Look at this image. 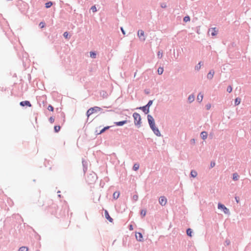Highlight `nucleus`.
Instances as JSON below:
<instances>
[{"label":"nucleus","instance_id":"a18cd8bd","mask_svg":"<svg viewBox=\"0 0 251 251\" xmlns=\"http://www.w3.org/2000/svg\"><path fill=\"white\" fill-rule=\"evenodd\" d=\"M121 31H122V33L125 35V31H124V30L123 28V27H121Z\"/></svg>","mask_w":251,"mask_h":251},{"label":"nucleus","instance_id":"f8f14e48","mask_svg":"<svg viewBox=\"0 0 251 251\" xmlns=\"http://www.w3.org/2000/svg\"><path fill=\"white\" fill-rule=\"evenodd\" d=\"M104 214H105V218L111 223H112L113 222V219L112 218L110 217V216H109V213L108 212V211L105 210L104 211Z\"/></svg>","mask_w":251,"mask_h":251},{"label":"nucleus","instance_id":"72a5a7b5","mask_svg":"<svg viewBox=\"0 0 251 251\" xmlns=\"http://www.w3.org/2000/svg\"><path fill=\"white\" fill-rule=\"evenodd\" d=\"M91 9L92 10L93 12H95L97 11V8L95 6H92Z\"/></svg>","mask_w":251,"mask_h":251},{"label":"nucleus","instance_id":"6ab92c4d","mask_svg":"<svg viewBox=\"0 0 251 251\" xmlns=\"http://www.w3.org/2000/svg\"><path fill=\"white\" fill-rule=\"evenodd\" d=\"M28 249L27 247L23 246V247H21L19 249V251H28Z\"/></svg>","mask_w":251,"mask_h":251},{"label":"nucleus","instance_id":"aec40b11","mask_svg":"<svg viewBox=\"0 0 251 251\" xmlns=\"http://www.w3.org/2000/svg\"><path fill=\"white\" fill-rule=\"evenodd\" d=\"M139 164H137V163H136L134 165L133 167V169L134 170V171H137L139 169Z\"/></svg>","mask_w":251,"mask_h":251},{"label":"nucleus","instance_id":"f3484780","mask_svg":"<svg viewBox=\"0 0 251 251\" xmlns=\"http://www.w3.org/2000/svg\"><path fill=\"white\" fill-rule=\"evenodd\" d=\"M188 101L190 102H193L195 100V96L194 95H190L188 98Z\"/></svg>","mask_w":251,"mask_h":251},{"label":"nucleus","instance_id":"5701e85b","mask_svg":"<svg viewBox=\"0 0 251 251\" xmlns=\"http://www.w3.org/2000/svg\"><path fill=\"white\" fill-rule=\"evenodd\" d=\"M186 233H187V234L190 236V237H191L192 236V231L191 230V229L190 228H188L187 229V231H186Z\"/></svg>","mask_w":251,"mask_h":251},{"label":"nucleus","instance_id":"2eb2a0df","mask_svg":"<svg viewBox=\"0 0 251 251\" xmlns=\"http://www.w3.org/2000/svg\"><path fill=\"white\" fill-rule=\"evenodd\" d=\"M126 123V121H123L121 122H115V124L117 126H122Z\"/></svg>","mask_w":251,"mask_h":251},{"label":"nucleus","instance_id":"2f4dec72","mask_svg":"<svg viewBox=\"0 0 251 251\" xmlns=\"http://www.w3.org/2000/svg\"><path fill=\"white\" fill-rule=\"evenodd\" d=\"M226 90L228 93H231L232 90V88L231 86H228Z\"/></svg>","mask_w":251,"mask_h":251},{"label":"nucleus","instance_id":"58836bf2","mask_svg":"<svg viewBox=\"0 0 251 251\" xmlns=\"http://www.w3.org/2000/svg\"><path fill=\"white\" fill-rule=\"evenodd\" d=\"M152 103V100H150L148 102V103L147 104V105H146V106H151Z\"/></svg>","mask_w":251,"mask_h":251},{"label":"nucleus","instance_id":"cd10ccee","mask_svg":"<svg viewBox=\"0 0 251 251\" xmlns=\"http://www.w3.org/2000/svg\"><path fill=\"white\" fill-rule=\"evenodd\" d=\"M90 57L93 58H95L96 57V54L92 51L90 52Z\"/></svg>","mask_w":251,"mask_h":251},{"label":"nucleus","instance_id":"39448f33","mask_svg":"<svg viewBox=\"0 0 251 251\" xmlns=\"http://www.w3.org/2000/svg\"><path fill=\"white\" fill-rule=\"evenodd\" d=\"M148 120L150 127L153 126L155 125L154 119L151 115H149L148 116Z\"/></svg>","mask_w":251,"mask_h":251},{"label":"nucleus","instance_id":"dca6fc26","mask_svg":"<svg viewBox=\"0 0 251 251\" xmlns=\"http://www.w3.org/2000/svg\"><path fill=\"white\" fill-rule=\"evenodd\" d=\"M203 99V95L201 93L199 94V95L197 96V100L198 101L201 102Z\"/></svg>","mask_w":251,"mask_h":251},{"label":"nucleus","instance_id":"c9c22d12","mask_svg":"<svg viewBox=\"0 0 251 251\" xmlns=\"http://www.w3.org/2000/svg\"><path fill=\"white\" fill-rule=\"evenodd\" d=\"M49 121L51 123H53L54 121V119L52 117H51L49 119Z\"/></svg>","mask_w":251,"mask_h":251},{"label":"nucleus","instance_id":"c03bdc74","mask_svg":"<svg viewBox=\"0 0 251 251\" xmlns=\"http://www.w3.org/2000/svg\"><path fill=\"white\" fill-rule=\"evenodd\" d=\"M105 131V129L103 128L100 130V131L99 133V134H101V133H103V132H104Z\"/></svg>","mask_w":251,"mask_h":251},{"label":"nucleus","instance_id":"7c9ffc66","mask_svg":"<svg viewBox=\"0 0 251 251\" xmlns=\"http://www.w3.org/2000/svg\"><path fill=\"white\" fill-rule=\"evenodd\" d=\"M157 56L159 58H162L163 56V53L161 51H159L157 53Z\"/></svg>","mask_w":251,"mask_h":251},{"label":"nucleus","instance_id":"20e7f679","mask_svg":"<svg viewBox=\"0 0 251 251\" xmlns=\"http://www.w3.org/2000/svg\"><path fill=\"white\" fill-rule=\"evenodd\" d=\"M137 35L141 41H145L146 38L145 37V33L143 30H139L138 31Z\"/></svg>","mask_w":251,"mask_h":251},{"label":"nucleus","instance_id":"37998d69","mask_svg":"<svg viewBox=\"0 0 251 251\" xmlns=\"http://www.w3.org/2000/svg\"><path fill=\"white\" fill-rule=\"evenodd\" d=\"M206 107L207 109H208H208H209L210 108V107H211V105H210V104H207V105H206Z\"/></svg>","mask_w":251,"mask_h":251},{"label":"nucleus","instance_id":"393cba45","mask_svg":"<svg viewBox=\"0 0 251 251\" xmlns=\"http://www.w3.org/2000/svg\"><path fill=\"white\" fill-rule=\"evenodd\" d=\"M60 126H55L54 127V129L55 132H58L60 129Z\"/></svg>","mask_w":251,"mask_h":251},{"label":"nucleus","instance_id":"bb28decb","mask_svg":"<svg viewBox=\"0 0 251 251\" xmlns=\"http://www.w3.org/2000/svg\"><path fill=\"white\" fill-rule=\"evenodd\" d=\"M52 5V3L51 1L47 2L45 4V6L47 8H50Z\"/></svg>","mask_w":251,"mask_h":251},{"label":"nucleus","instance_id":"09e8293b","mask_svg":"<svg viewBox=\"0 0 251 251\" xmlns=\"http://www.w3.org/2000/svg\"><path fill=\"white\" fill-rule=\"evenodd\" d=\"M109 127H110V126H107L104 127L103 128L105 129V130H106V129H108Z\"/></svg>","mask_w":251,"mask_h":251},{"label":"nucleus","instance_id":"9b49d317","mask_svg":"<svg viewBox=\"0 0 251 251\" xmlns=\"http://www.w3.org/2000/svg\"><path fill=\"white\" fill-rule=\"evenodd\" d=\"M20 105L22 106H28L29 107H31V105L30 103V102L29 101H27V100H25V101H21L20 102Z\"/></svg>","mask_w":251,"mask_h":251},{"label":"nucleus","instance_id":"ddd939ff","mask_svg":"<svg viewBox=\"0 0 251 251\" xmlns=\"http://www.w3.org/2000/svg\"><path fill=\"white\" fill-rule=\"evenodd\" d=\"M201 136L202 139L205 140L207 138V133L205 131H202L201 134Z\"/></svg>","mask_w":251,"mask_h":251},{"label":"nucleus","instance_id":"6e6552de","mask_svg":"<svg viewBox=\"0 0 251 251\" xmlns=\"http://www.w3.org/2000/svg\"><path fill=\"white\" fill-rule=\"evenodd\" d=\"M167 201V199L164 196H162L159 198V202L162 205H165L166 204Z\"/></svg>","mask_w":251,"mask_h":251},{"label":"nucleus","instance_id":"473e14b6","mask_svg":"<svg viewBox=\"0 0 251 251\" xmlns=\"http://www.w3.org/2000/svg\"><path fill=\"white\" fill-rule=\"evenodd\" d=\"M48 109L50 111H53L54 109L51 105H50L48 107Z\"/></svg>","mask_w":251,"mask_h":251},{"label":"nucleus","instance_id":"7ed1b4c3","mask_svg":"<svg viewBox=\"0 0 251 251\" xmlns=\"http://www.w3.org/2000/svg\"><path fill=\"white\" fill-rule=\"evenodd\" d=\"M96 175L95 174H90L87 176V181L89 183H92L96 180Z\"/></svg>","mask_w":251,"mask_h":251},{"label":"nucleus","instance_id":"423d86ee","mask_svg":"<svg viewBox=\"0 0 251 251\" xmlns=\"http://www.w3.org/2000/svg\"><path fill=\"white\" fill-rule=\"evenodd\" d=\"M151 128L153 130L154 133L157 136H160L161 135L160 132L158 128L155 126V125L153 126H151Z\"/></svg>","mask_w":251,"mask_h":251},{"label":"nucleus","instance_id":"f704fd0d","mask_svg":"<svg viewBox=\"0 0 251 251\" xmlns=\"http://www.w3.org/2000/svg\"><path fill=\"white\" fill-rule=\"evenodd\" d=\"M45 24L44 22H41L39 24V26L41 27V28H43L45 27Z\"/></svg>","mask_w":251,"mask_h":251},{"label":"nucleus","instance_id":"0eeeda50","mask_svg":"<svg viewBox=\"0 0 251 251\" xmlns=\"http://www.w3.org/2000/svg\"><path fill=\"white\" fill-rule=\"evenodd\" d=\"M218 208L223 209L224 213L226 214L229 213L228 209L224 205L221 203L218 204Z\"/></svg>","mask_w":251,"mask_h":251},{"label":"nucleus","instance_id":"9d476101","mask_svg":"<svg viewBox=\"0 0 251 251\" xmlns=\"http://www.w3.org/2000/svg\"><path fill=\"white\" fill-rule=\"evenodd\" d=\"M209 32H210L211 35L214 36L217 34L218 30H216L215 27L211 28L209 29Z\"/></svg>","mask_w":251,"mask_h":251},{"label":"nucleus","instance_id":"79ce46f5","mask_svg":"<svg viewBox=\"0 0 251 251\" xmlns=\"http://www.w3.org/2000/svg\"><path fill=\"white\" fill-rule=\"evenodd\" d=\"M201 68V66H199V65H197L196 67H195V69L197 70H199Z\"/></svg>","mask_w":251,"mask_h":251},{"label":"nucleus","instance_id":"3c124183","mask_svg":"<svg viewBox=\"0 0 251 251\" xmlns=\"http://www.w3.org/2000/svg\"><path fill=\"white\" fill-rule=\"evenodd\" d=\"M198 65L201 66V62H199V63L198 64Z\"/></svg>","mask_w":251,"mask_h":251},{"label":"nucleus","instance_id":"8fccbe9b","mask_svg":"<svg viewBox=\"0 0 251 251\" xmlns=\"http://www.w3.org/2000/svg\"><path fill=\"white\" fill-rule=\"evenodd\" d=\"M235 199H236L237 202H239V200L237 198H235Z\"/></svg>","mask_w":251,"mask_h":251},{"label":"nucleus","instance_id":"c756f323","mask_svg":"<svg viewBox=\"0 0 251 251\" xmlns=\"http://www.w3.org/2000/svg\"><path fill=\"white\" fill-rule=\"evenodd\" d=\"M146 107H147L146 106H144V107H142V109L143 110V111L145 112L146 113H148L149 111V108L148 109H147Z\"/></svg>","mask_w":251,"mask_h":251},{"label":"nucleus","instance_id":"5fc2aeb1","mask_svg":"<svg viewBox=\"0 0 251 251\" xmlns=\"http://www.w3.org/2000/svg\"><path fill=\"white\" fill-rule=\"evenodd\" d=\"M133 198H135V199H136L137 198V196H136V197H135V196H133Z\"/></svg>","mask_w":251,"mask_h":251},{"label":"nucleus","instance_id":"4468645a","mask_svg":"<svg viewBox=\"0 0 251 251\" xmlns=\"http://www.w3.org/2000/svg\"><path fill=\"white\" fill-rule=\"evenodd\" d=\"M214 75V71L212 70L209 72V73L207 74V78L209 79H212Z\"/></svg>","mask_w":251,"mask_h":251},{"label":"nucleus","instance_id":"1a4fd4ad","mask_svg":"<svg viewBox=\"0 0 251 251\" xmlns=\"http://www.w3.org/2000/svg\"><path fill=\"white\" fill-rule=\"evenodd\" d=\"M135 237H136V239L138 241H139L140 242H142L143 241V235L141 233L136 232L135 233Z\"/></svg>","mask_w":251,"mask_h":251},{"label":"nucleus","instance_id":"de8ad7c7","mask_svg":"<svg viewBox=\"0 0 251 251\" xmlns=\"http://www.w3.org/2000/svg\"><path fill=\"white\" fill-rule=\"evenodd\" d=\"M129 229L130 230H132L133 229V226H132V225H130V226H129Z\"/></svg>","mask_w":251,"mask_h":251},{"label":"nucleus","instance_id":"e433bc0d","mask_svg":"<svg viewBox=\"0 0 251 251\" xmlns=\"http://www.w3.org/2000/svg\"><path fill=\"white\" fill-rule=\"evenodd\" d=\"M161 7L162 8H165L167 7V5L165 3H162L161 4Z\"/></svg>","mask_w":251,"mask_h":251},{"label":"nucleus","instance_id":"864d4df0","mask_svg":"<svg viewBox=\"0 0 251 251\" xmlns=\"http://www.w3.org/2000/svg\"><path fill=\"white\" fill-rule=\"evenodd\" d=\"M133 198H135V199H136L137 198V196H136V197H135V196H133Z\"/></svg>","mask_w":251,"mask_h":251},{"label":"nucleus","instance_id":"b1692460","mask_svg":"<svg viewBox=\"0 0 251 251\" xmlns=\"http://www.w3.org/2000/svg\"><path fill=\"white\" fill-rule=\"evenodd\" d=\"M164 71L163 68L162 67H159L158 69L157 72L159 75H161L163 74Z\"/></svg>","mask_w":251,"mask_h":251},{"label":"nucleus","instance_id":"a19ab883","mask_svg":"<svg viewBox=\"0 0 251 251\" xmlns=\"http://www.w3.org/2000/svg\"><path fill=\"white\" fill-rule=\"evenodd\" d=\"M146 214V212L145 211L142 210L141 212V214L143 216H145Z\"/></svg>","mask_w":251,"mask_h":251},{"label":"nucleus","instance_id":"f257e3e1","mask_svg":"<svg viewBox=\"0 0 251 251\" xmlns=\"http://www.w3.org/2000/svg\"><path fill=\"white\" fill-rule=\"evenodd\" d=\"M133 117L134 120V124L137 126H140L141 125V116L139 114L137 113H134L133 114Z\"/></svg>","mask_w":251,"mask_h":251},{"label":"nucleus","instance_id":"603ef678","mask_svg":"<svg viewBox=\"0 0 251 251\" xmlns=\"http://www.w3.org/2000/svg\"><path fill=\"white\" fill-rule=\"evenodd\" d=\"M136 74H137V73L135 72V74H134V77H135V76L136 75Z\"/></svg>","mask_w":251,"mask_h":251},{"label":"nucleus","instance_id":"412c9836","mask_svg":"<svg viewBox=\"0 0 251 251\" xmlns=\"http://www.w3.org/2000/svg\"><path fill=\"white\" fill-rule=\"evenodd\" d=\"M239 176L237 173H234L233 174V179L234 180H237L238 179Z\"/></svg>","mask_w":251,"mask_h":251},{"label":"nucleus","instance_id":"c85d7f7f","mask_svg":"<svg viewBox=\"0 0 251 251\" xmlns=\"http://www.w3.org/2000/svg\"><path fill=\"white\" fill-rule=\"evenodd\" d=\"M190 18L189 16H185L184 19H183V21L185 22H187L188 21H190Z\"/></svg>","mask_w":251,"mask_h":251},{"label":"nucleus","instance_id":"4be33fe9","mask_svg":"<svg viewBox=\"0 0 251 251\" xmlns=\"http://www.w3.org/2000/svg\"><path fill=\"white\" fill-rule=\"evenodd\" d=\"M241 99L240 98H236L235 100V105H238L240 103Z\"/></svg>","mask_w":251,"mask_h":251},{"label":"nucleus","instance_id":"ea45409f","mask_svg":"<svg viewBox=\"0 0 251 251\" xmlns=\"http://www.w3.org/2000/svg\"><path fill=\"white\" fill-rule=\"evenodd\" d=\"M215 163L214 162H211V164H210V166L211 168H213L215 166Z\"/></svg>","mask_w":251,"mask_h":251},{"label":"nucleus","instance_id":"49530a36","mask_svg":"<svg viewBox=\"0 0 251 251\" xmlns=\"http://www.w3.org/2000/svg\"><path fill=\"white\" fill-rule=\"evenodd\" d=\"M40 205H41V206L44 205V201H42L40 202Z\"/></svg>","mask_w":251,"mask_h":251},{"label":"nucleus","instance_id":"a878e982","mask_svg":"<svg viewBox=\"0 0 251 251\" xmlns=\"http://www.w3.org/2000/svg\"><path fill=\"white\" fill-rule=\"evenodd\" d=\"M191 176L193 177H195L197 176V173L195 171H192L191 172Z\"/></svg>","mask_w":251,"mask_h":251},{"label":"nucleus","instance_id":"a211bd4d","mask_svg":"<svg viewBox=\"0 0 251 251\" xmlns=\"http://www.w3.org/2000/svg\"><path fill=\"white\" fill-rule=\"evenodd\" d=\"M119 196H120V192H115L114 193V194L113 195V198L115 199H117L119 197Z\"/></svg>","mask_w":251,"mask_h":251},{"label":"nucleus","instance_id":"4c0bfd02","mask_svg":"<svg viewBox=\"0 0 251 251\" xmlns=\"http://www.w3.org/2000/svg\"><path fill=\"white\" fill-rule=\"evenodd\" d=\"M63 36L65 38H68V33L67 32H65L63 34Z\"/></svg>","mask_w":251,"mask_h":251},{"label":"nucleus","instance_id":"f03ea898","mask_svg":"<svg viewBox=\"0 0 251 251\" xmlns=\"http://www.w3.org/2000/svg\"><path fill=\"white\" fill-rule=\"evenodd\" d=\"M100 108L99 107H94L90 108L87 111V116L89 117L90 115H91L94 113L97 112V111L100 110Z\"/></svg>","mask_w":251,"mask_h":251},{"label":"nucleus","instance_id":"6e6d98bb","mask_svg":"<svg viewBox=\"0 0 251 251\" xmlns=\"http://www.w3.org/2000/svg\"><path fill=\"white\" fill-rule=\"evenodd\" d=\"M133 198H135V199H136L137 198V196H136V197H135V196H133Z\"/></svg>","mask_w":251,"mask_h":251}]
</instances>
